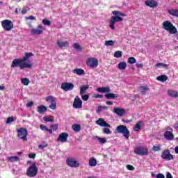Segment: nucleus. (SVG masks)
I'll use <instances>...</instances> for the list:
<instances>
[{"label": "nucleus", "instance_id": "nucleus-1", "mask_svg": "<svg viewBox=\"0 0 178 178\" xmlns=\"http://www.w3.org/2000/svg\"><path fill=\"white\" fill-rule=\"evenodd\" d=\"M19 67L21 70L23 69H31L33 64L26 63L23 58H15L11 63V68Z\"/></svg>", "mask_w": 178, "mask_h": 178}, {"label": "nucleus", "instance_id": "nucleus-2", "mask_svg": "<svg viewBox=\"0 0 178 178\" xmlns=\"http://www.w3.org/2000/svg\"><path fill=\"white\" fill-rule=\"evenodd\" d=\"M38 175V168H37V163L33 162L32 165L26 170V176L28 177H35Z\"/></svg>", "mask_w": 178, "mask_h": 178}, {"label": "nucleus", "instance_id": "nucleus-3", "mask_svg": "<svg viewBox=\"0 0 178 178\" xmlns=\"http://www.w3.org/2000/svg\"><path fill=\"white\" fill-rule=\"evenodd\" d=\"M162 26L164 30L169 31L170 34H176V33H177L176 26H173V24H172V22L170 21H165L163 22Z\"/></svg>", "mask_w": 178, "mask_h": 178}, {"label": "nucleus", "instance_id": "nucleus-4", "mask_svg": "<svg viewBox=\"0 0 178 178\" xmlns=\"http://www.w3.org/2000/svg\"><path fill=\"white\" fill-rule=\"evenodd\" d=\"M116 131L118 133H120L127 138V140H129V138L130 137V131L127 129V127L125 125H119L116 128Z\"/></svg>", "mask_w": 178, "mask_h": 178}, {"label": "nucleus", "instance_id": "nucleus-5", "mask_svg": "<svg viewBox=\"0 0 178 178\" xmlns=\"http://www.w3.org/2000/svg\"><path fill=\"white\" fill-rule=\"evenodd\" d=\"M29 134V131H27V129L26 128H19L17 130V136L19 138H21V140L24 141H27V136Z\"/></svg>", "mask_w": 178, "mask_h": 178}, {"label": "nucleus", "instance_id": "nucleus-6", "mask_svg": "<svg viewBox=\"0 0 178 178\" xmlns=\"http://www.w3.org/2000/svg\"><path fill=\"white\" fill-rule=\"evenodd\" d=\"M1 26L6 31H10L13 29V22L9 19H4L1 21Z\"/></svg>", "mask_w": 178, "mask_h": 178}, {"label": "nucleus", "instance_id": "nucleus-7", "mask_svg": "<svg viewBox=\"0 0 178 178\" xmlns=\"http://www.w3.org/2000/svg\"><path fill=\"white\" fill-rule=\"evenodd\" d=\"M134 154L136 155H140V156H144V155H148V149L144 147H137L134 149Z\"/></svg>", "mask_w": 178, "mask_h": 178}, {"label": "nucleus", "instance_id": "nucleus-8", "mask_svg": "<svg viewBox=\"0 0 178 178\" xmlns=\"http://www.w3.org/2000/svg\"><path fill=\"white\" fill-rule=\"evenodd\" d=\"M118 22H123V18L119 16H112L111 17L109 27L111 30H115V24Z\"/></svg>", "mask_w": 178, "mask_h": 178}, {"label": "nucleus", "instance_id": "nucleus-9", "mask_svg": "<svg viewBox=\"0 0 178 178\" xmlns=\"http://www.w3.org/2000/svg\"><path fill=\"white\" fill-rule=\"evenodd\" d=\"M46 102H50V105L49 108L55 111L56 109V98L54 97L53 96H48L45 99Z\"/></svg>", "mask_w": 178, "mask_h": 178}, {"label": "nucleus", "instance_id": "nucleus-10", "mask_svg": "<svg viewBox=\"0 0 178 178\" xmlns=\"http://www.w3.org/2000/svg\"><path fill=\"white\" fill-rule=\"evenodd\" d=\"M86 65L90 69H95L98 66V59L95 58H90L86 60Z\"/></svg>", "mask_w": 178, "mask_h": 178}, {"label": "nucleus", "instance_id": "nucleus-11", "mask_svg": "<svg viewBox=\"0 0 178 178\" xmlns=\"http://www.w3.org/2000/svg\"><path fill=\"white\" fill-rule=\"evenodd\" d=\"M161 158L165 161H172L173 159V154H170L169 149H167L162 152Z\"/></svg>", "mask_w": 178, "mask_h": 178}, {"label": "nucleus", "instance_id": "nucleus-12", "mask_svg": "<svg viewBox=\"0 0 178 178\" xmlns=\"http://www.w3.org/2000/svg\"><path fill=\"white\" fill-rule=\"evenodd\" d=\"M66 163L70 168H79L80 163L75 160L74 158H68L66 160Z\"/></svg>", "mask_w": 178, "mask_h": 178}, {"label": "nucleus", "instance_id": "nucleus-13", "mask_svg": "<svg viewBox=\"0 0 178 178\" xmlns=\"http://www.w3.org/2000/svg\"><path fill=\"white\" fill-rule=\"evenodd\" d=\"M74 88V84L69 82H63L61 83V90L63 91H72Z\"/></svg>", "mask_w": 178, "mask_h": 178}, {"label": "nucleus", "instance_id": "nucleus-14", "mask_svg": "<svg viewBox=\"0 0 178 178\" xmlns=\"http://www.w3.org/2000/svg\"><path fill=\"white\" fill-rule=\"evenodd\" d=\"M73 108L75 109H81V108H83V102L79 96H76L74 98Z\"/></svg>", "mask_w": 178, "mask_h": 178}, {"label": "nucleus", "instance_id": "nucleus-15", "mask_svg": "<svg viewBox=\"0 0 178 178\" xmlns=\"http://www.w3.org/2000/svg\"><path fill=\"white\" fill-rule=\"evenodd\" d=\"M69 137V134L67 132H63L60 134L58 138H57V141L58 143H66L67 142V138Z\"/></svg>", "mask_w": 178, "mask_h": 178}, {"label": "nucleus", "instance_id": "nucleus-16", "mask_svg": "<svg viewBox=\"0 0 178 178\" xmlns=\"http://www.w3.org/2000/svg\"><path fill=\"white\" fill-rule=\"evenodd\" d=\"M113 113L120 118H122L124 115H126V110L123 108L115 107L113 108Z\"/></svg>", "mask_w": 178, "mask_h": 178}, {"label": "nucleus", "instance_id": "nucleus-17", "mask_svg": "<svg viewBox=\"0 0 178 178\" xmlns=\"http://www.w3.org/2000/svg\"><path fill=\"white\" fill-rule=\"evenodd\" d=\"M44 30H45V29L42 25H38V29H32L31 33L32 34H37L38 35H40V34H42L44 33Z\"/></svg>", "mask_w": 178, "mask_h": 178}, {"label": "nucleus", "instance_id": "nucleus-18", "mask_svg": "<svg viewBox=\"0 0 178 178\" xmlns=\"http://www.w3.org/2000/svg\"><path fill=\"white\" fill-rule=\"evenodd\" d=\"M145 3L149 8H154L158 7V2L155 0H147L145 1Z\"/></svg>", "mask_w": 178, "mask_h": 178}, {"label": "nucleus", "instance_id": "nucleus-19", "mask_svg": "<svg viewBox=\"0 0 178 178\" xmlns=\"http://www.w3.org/2000/svg\"><path fill=\"white\" fill-rule=\"evenodd\" d=\"M97 124L101 126V127H111V125L108 124L103 118H99L96 121Z\"/></svg>", "mask_w": 178, "mask_h": 178}, {"label": "nucleus", "instance_id": "nucleus-20", "mask_svg": "<svg viewBox=\"0 0 178 178\" xmlns=\"http://www.w3.org/2000/svg\"><path fill=\"white\" fill-rule=\"evenodd\" d=\"M163 136H164V138H165L168 141H172V140L175 138V135L173 134V133L169 131H165Z\"/></svg>", "mask_w": 178, "mask_h": 178}, {"label": "nucleus", "instance_id": "nucleus-21", "mask_svg": "<svg viewBox=\"0 0 178 178\" xmlns=\"http://www.w3.org/2000/svg\"><path fill=\"white\" fill-rule=\"evenodd\" d=\"M31 56H34V54L31 52L25 53V56L22 58V59L25 61L26 63H29V65H31V61L29 59V58H31Z\"/></svg>", "mask_w": 178, "mask_h": 178}, {"label": "nucleus", "instance_id": "nucleus-22", "mask_svg": "<svg viewBox=\"0 0 178 178\" xmlns=\"http://www.w3.org/2000/svg\"><path fill=\"white\" fill-rule=\"evenodd\" d=\"M57 45L59 47L60 49L65 48V47H69V42L67 41H60V40H57Z\"/></svg>", "mask_w": 178, "mask_h": 178}, {"label": "nucleus", "instance_id": "nucleus-23", "mask_svg": "<svg viewBox=\"0 0 178 178\" xmlns=\"http://www.w3.org/2000/svg\"><path fill=\"white\" fill-rule=\"evenodd\" d=\"M168 94L169 97H171V98H177L178 97L177 90H168Z\"/></svg>", "mask_w": 178, "mask_h": 178}, {"label": "nucleus", "instance_id": "nucleus-24", "mask_svg": "<svg viewBox=\"0 0 178 178\" xmlns=\"http://www.w3.org/2000/svg\"><path fill=\"white\" fill-rule=\"evenodd\" d=\"M47 106L44 105L38 106L37 107V112H38L39 113H44L47 112Z\"/></svg>", "mask_w": 178, "mask_h": 178}, {"label": "nucleus", "instance_id": "nucleus-25", "mask_svg": "<svg viewBox=\"0 0 178 178\" xmlns=\"http://www.w3.org/2000/svg\"><path fill=\"white\" fill-rule=\"evenodd\" d=\"M97 91H98V92H110L111 89L109 88V87H102L98 88L97 89Z\"/></svg>", "mask_w": 178, "mask_h": 178}, {"label": "nucleus", "instance_id": "nucleus-26", "mask_svg": "<svg viewBox=\"0 0 178 178\" xmlns=\"http://www.w3.org/2000/svg\"><path fill=\"white\" fill-rule=\"evenodd\" d=\"M168 13H169V15H171V16H175V17H178V9L168 10Z\"/></svg>", "mask_w": 178, "mask_h": 178}, {"label": "nucleus", "instance_id": "nucleus-27", "mask_svg": "<svg viewBox=\"0 0 178 178\" xmlns=\"http://www.w3.org/2000/svg\"><path fill=\"white\" fill-rule=\"evenodd\" d=\"M90 88V86L88 85H85L81 87L80 89V95H83V94H84L86 92V91H87V90H88Z\"/></svg>", "mask_w": 178, "mask_h": 178}, {"label": "nucleus", "instance_id": "nucleus-28", "mask_svg": "<svg viewBox=\"0 0 178 178\" xmlns=\"http://www.w3.org/2000/svg\"><path fill=\"white\" fill-rule=\"evenodd\" d=\"M105 97L107 98V99H113L115 98H118V95L115 93H106Z\"/></svg>", "mask_w": 178, "mask_h": 178}, {"label": "nucleus", "instance_id": "nucleus-29", "mask_svg": "<svg viewBox=\"0 0 178 178\" xmlns=\"http://www.w3.org/2000/svg\"><path fill=\"white\" fill-rule=\"evenodd\" d=\"M143 125V122L139 121L138 122L135 127H134V131H138L139 130L141 129V126Z\"/></svg>", "mask_w": 178, "mask_h": 178}, {"label": "nucleus", "instance_id": "nucleus-30", "mask_svg": "<svg viewBox=\"0 0 178 178\" xmlns=\"http://www.w3.org/2000/svg\"><path fill=\"white\" fill-rule=\"evenodd\" d=\"M73 73H75V74H77L78 76H82V74H84V71L83 69L76 68L73 70Z\"/></svg>", "mask_w": 178, "mask_h": 178}, {"label": "nucleus", "instance_id": "nucleus-31", "mask_svg": "<svg viewBox=\"0 0 178 178\" xmlns=\"http://www.w3.org/2000/svg\"><path fill=\"white\" fill-rule=\"evenodd\" d=\"M127 67V64L126 63V62H120L118 64V69H120V70H124Z\"/></svg>", "mask_w": 178, "mask_h": 178}, {"label": "nucleus", "instance_id": "nucleus-32", "mask_svg": "<svg viewBox=\"0 0 178 178\" xmlns=\"http://www.w3.org/2000/svg\"><path fill=\"white\" fill-rule=\"evenodd\" d=\"M112 14L114 15V16H122V17H126V14L122 13L120 11H118V10H114L112 12Z\"/></svg>", "mask_w": 178, "mask_h": 178}, {"label": "nucleus", "instance_id": "nucleus-33", "mask_svg": "<svg viewBox=\"0 0 178 178\" xmlns=\"http://www.w3.org/2000/svg\"><path fill=\"white\" fill-rule=\"evenodd\" d=\"M89 165L92 167L97 166V159L94 157L90 158L89 159Z\"/></svg>", "mask_w": 178, "mask_h": 178}, {"label": "nucleus", "instance_id": "nucleus-34", "mask_svg": "<svg viewBox=\"0 0 178 178\" xmlns=\"http://www.w3.org/2000/svg\"><path fill=\"white\" fill-rule=\"evenodd\" d=\"M72 129L77 133L81 130V126L79 124H74L72 125Z\"/></svg>", "mask_w": 178, "mask_h": 178}, {"label": "nucleus", "instance_id": "nucleus-35", "mask_svg": "<svg viewBox=\"0 0 178 178\" xmlns=\"http://www.w3.org/2000/svg\"><path fill=\"white\" fill-rule=\"evenodd\" d=\"M157 80L159 81H161L162 83H165L166 80H168V76L166 75H161L157 77Z\"/></svg>", "mask_w": 178, "mask_h": 178}, {"label": "nucleus", "instance_id": "nucleus-36", "mask_svg": "<svg viewBox=\"0 0 178 178\" xmlns=\"http://www.w3.org/2000/svg\"><path fill=\"white\" fill-rule=\"evenodd\" d=\"M8 162H18L19 157L18 156H9L7 158Z\"/></svg>", "mask_w": 178, "mask_h": 178}, {"label": "nucleus", "instance_id": "nucleus-37", "mask_svg": "<svg viewBox=\"0 0 178 178\" xmlns=\"http://www.w3.org/2000/svg\"><path fill=\"white\" fill-rule=\"evenodd\" d=\"M21 83L24 86H29L30 84V79H29L28 78L22 79Z\"/></svg>", "mask_w": 178, "mask_h": 178}, {"label": "nucleus", "instance_id": "nucleus-38", "mask_svg": "<svg viewBox=\"0 0 178 178\" xmlns=\"http://www.w3.org/2000/svg\"><path fill=\"white\" fill-rule=\"evenodd\" d=\"M105 45L106 47H113V45H115V42L113 40H106Z\"/></svg>", "mask_w": 178, "mask_h": 178}, {"label": "nucleus", "instance_id": "nucleus-39", "mask_svg": "<svg viewBox=\"0 0 178 178\" xmlns=\"http://www.w3.org/2000/svg\"><path fill=\"white\" fill-rule=\"evenodd\" d=\"M47 147H48V143L45 141H43L42 145H38L39 149H44V148H47Z\"/></svg>", "mask_w": 178, "mask_h": 178}, {"label": "nucleus", "instance_id": "nucleus-40", "mask_svg": "<svg viewBox=\"0 0 178 178\" xmlns=\"http://www.w3.org/2000/svg\"><path fill=\"white\" fill-rule=\"evenodd\" d=\"M73 47L75 49H77V51H83V49L81 48V46H80V44L79 43H74L73 44Z\"/></svg>", "mask_w": 178, "mask_h": 178}, {"label": "nucleus", "instance_id": "nucleus-41", "mask_svg": "<svg viewBox=\"0 0 178 178\" xmlns=\"http://www.w3.org/2000/svg\"><path fill=\"white\" fill-rule=\"evenodd\" d=\"M136 62H137V60L134 57H129L128 58V63H130V65H134V63H136Z\"/></svg>", "mask_w": 178, "mask_h": 178}, {"label": "nucleus", "instance_id": "nucleus-42", "mask_svg": "<svg viewBox=\"0 0 178 178\" xmlns=\"http://www.w3.org/2000/svg\"><path fill=\"white\" fill-rule=\"evenodd\" d=\"M156 67H165V69H168V65L163 63H159L156 64Z\"/></svg>", "mask_w": 178, "mask_h": 178}, {"label": "nucleus", "instance_id": "nucleus-43", "mask_svg": "<svg viewBox=\"0 0 178 178\" xmlns=\"http://www.w3.org/2000/svg\"><path fill=\"white\" fill-rule=\"evenodd\" d=\"M97 139L98 140V141L100 144H105L106 143V139L104 138H101V137L97 136Z\"/></svg>", "mask_w": 178, "mask_h": 178}, {"label": "nucleus", "instance_id": "nucleus-44", "mask_svg": "<svg viewBox=\"0 0 178 178\" xmlns=\"http://www.w3.org/2000/svg\"><path fill=\"white\" fill-rule=\"evenodd\" d=\"M42 23L44 24V26H51V21L47 19H43Z\"/></svg>", "mask_w": 178, "mask_h": 178}, {"label": "nucleus", "instance_id": "nucleus-45", "mask_svg": "<svg viewBox=\"0 0 178 178\" xmlns=\"http://www.w3.org/2000/svg\"><path fill=\"white\" fill-rule=\"evenodd\" d=\"M114 58H122V51H116L114 53Z\"/></svg>", "mask_w": 178, "mask_h": 178}, {"label": "nucleus", "instance_id": "nucleus-46", "mask_svg": "<svg viewBox=\"0 0 178 178\" xmlns=\"http://www.w3.org/2000/svg\"><path fill=\"white\" fill-rule=\"evenodd\" d=\"M140 90L142 94H144L145 92H147V91L149 90V89L145 86H140Z\"/></svg>", "mask_w": 178, "mask_h": 178}, {"label": "nucleus", "instance_id": "nucleus-47", "mask_svg": "<svg viewBox=\"0 0 178 178\" xmlns=\"http://www.w3.org/2000/svg\"><path fill=\"white\" fill-rule=\"evenodd\" d=\"M80 95H81L83 101H88V99L90 98V95H88L82 94Z\"/></svg>", "mask_w": 178, "mask_h": 178}, {"label": "nucleus", "instance_id": "nucleus-48", "mask_svg": "<svg viewBox=\"0 0 178 178\" xmlns=\"http://www.w3.org/2000/svg\"><path fill=\"white\" fill-rule=\"evenodd\" d=\"M13 122H15V118L13 117H9L7 118L6 124H9Z\"/></svg>", "mask_w": 178, "mask_h": 178}, {"label": "nucleus", "instance_id": "nucleus-49", "mask_svg": "<svg viewBox=\"0 0 178 178\" xmlns=\"http://www.w3.org/2000/svg\"><path fill=\"white\" fill-rule=\"evenodd\" d=\"M152 150H153L154 152H158V151H161V145L153 146Z\"/></svg>", "mask_w": 178, "mask_h": 178}, {"label": "nucleus", "instance_id": "nucleus-50", "mask_svg": "<svg viewBox=\"0 0 178 178\" xmlns=\"http://www.w3.org/2000/svg\"><path fill=\"white\" fill-rule=\"evenodd\" d=\"M50 127L53 131H56L58 130V124L51 125Z\"/></svg>", "mask_w": 178, "mask_h": 178}, {"label": "nucleus", "instance_id": "nucleus-51", "mask_svg": "<svg viewBox=\"0 0 178 178\" xmlns=\"http://www.w3.org/2000/svg\"><path fill=\"white\" fill-rule=\"evenodd\" d=\"M103 133H104V134H111V129L108 128H104Z\"/></svg>", "mask_w": 178, "mask_h": 178}, {"label": "nucleus", "instance_id": "nucleus-52", "mask_svg": "<svg viewBox=\"0 0 178 178\" xmlns=\"http://www.w3.org/2000/svg\"><path fill=\"white\" fill-rule=\"evenodd\" d=\"M43 120H44V122H54V119L49 118H47V117H44L43 118Z\"/></svg>", "mask_w": 178, "mask_h": 178}, {"label": "nucleus", "instance_id": "nucleus-53", "mask_svg": "<svg viewBox=\"0 0 178 178\" xmlns=\"http://www.w3.org/2000/svg\"><path fill=\"white\" fill-rule=\"evenodd\" d=\"M35 156H37V154L35 153H30L29 154V158H31V159H35Z\"/></svg>", "mask_w": 178, "mask_h": 178}, {"label": "nucleus", "instance_id": "nucleus-54", "mask_svg": "<svg viewBox=\"0 0 178 178\" xmlns=\"http://www.w3.org/2000/svg\"><path fill=\"white\" fill-rule=\"evenodd\" d=\"M127 169H128V170H134V166L130 165V164H127Z\"/></svg>", "mask_w": 178, "mask_h": 178}, {"label": "nucleus", "instance_id": "nucleus-55", "mask_svg": "<svg viewBox=\"0 0 178 178\" xmlns=\"http://www.w3.org/2000/svg\"><path fill=\"white\" fill-rule=\"evenodd\" d=\"M40 129L41 130H42L43 131H44L45 130H48V127L44 124H40Z\"/></svg>", "mask_w": 178, "mask_h": 178}, {"label": "nucleus", "instance_id": "nucleus-56", "mask_svg": "<svg viewBox=\"0 0 178 178\" xmlns=\"http://www.w3.org/2000/svg\"><path fill=\"white\" fill-rule=\"evenodd\" d=\"M26 19L28 20H35V17H34V15H31L29 17H26Z\"/></svg>", "mask_w": 178, "mask_h": 178}, {"label": "nucleus", "instance_id": "nucleus-57", "mask_svg": "<svg viewBox=\"0 0 178 178\" xmlns=\"http://www.w3.org/2000/svg\"><path fill=\"white\" fill-rule=\"evenodd\" d=\"M33 105H34V102H30L27 103L26 107L27 108H31V106H33Z\"/></svg>", "mask_w": 178, "mask_h": 178}, {"label": "nucleus", "instance_id": "nucleus-58", "mask_svg": "<svg viewBox=\"0 0 178 178\" xmlns=\"http://www.w3.org/2000/svg\"><path fill=\"white\" fill-rule=\"evenodd\" d=\"M93 97L94 98H104V96L99 94H95Z\"/></svg>", "mask_w": 178, "mask_h": 178}, {"label": "nucleus", "instance_id": "nucleus-59", "mask_svg": "<svg viewBox=\"0 0 178 178\" xmlns=\"http://www.w3.org/2000/svg\"><path fill=\"white\" fill-rule=\"evenodd\" d=\"M156 178H165V175H163V174H157L156 176Z\"/></svg>", "mask_w": 178, "mask_h": 178}, {"label": "nucleus", "instance_id": "nucleus-60", "mask_svg": "<svg viewBox=\"0 0 178 178\" xmlns=\"http://www.w3.org/2000/svg\"><path fill=\"white\" fill-rule=\"evenodd\" d=\"M166 178H173V176H172V174L170 172H167Z\"/></svg>", "mask_w": 178, "mask_h": 178}, {"label": "nucleus", "instance_id": "nucleus-61", "mask_svg": "<svg viewBox=\"0 0 178 178\" xmlns=\"http://www.w3.org/2000/svg\"><path fill=\"white\" fill-rule=\"evenodd\" d=\"M165 130H166V131H170V132L173 131V129L170 127H167L165 128Z\"/></svg>", "mask_w": 178, "mask_h": 178}, {"label": "nucleus", "instance_id": "nucleus-62", "mask_svg": "<svg viewBox=\"0 0 178 178\" xmlns=\"http://www.w3.org/2000/svg\"><path fill=\"white\" fill-rule=\"evenodd\" d=\"M143 66H144L143 63H136V67H138V69H140V67H143Z\"/></svg>", "mask_w": 178, "mask_h": 178}, {"label": "nucleus", "instance_id": "nucleus-63", "mask_svg": "<svg viewBox=\"0 0 178 178\" xmlns=\"http://www.w3.org/2000/svg\"><path fill=\"white\" fill-rule=\"evenodd\" d=\"M173 128L176 130H178V122L175 123V124L173 125Z\"/></svg>", "mask_w": 178, "mask_h": 178}, {"label": "nucleus", "instance_id": "nucleus-64", "mask_svg": "<svg viewBox=\"0 0 178 178\" xmlns=\"http://www.w3.org/2000/svg\"><path fill=\"white\" fill-rule=\"evenodd\" d=\"M175 154H178V146L175 148Z\"/></svg>", "mask_w": 178, "mask_h": 178}]
</instances>
